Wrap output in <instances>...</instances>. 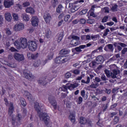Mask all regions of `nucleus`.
<instances>
[{
	"label": "nucleus",
	"mask_w": 127,
	"mask_h": 127,
	"mask_svg": "<svg viewBox=\"0 0 127 127\" xmlns=\"http://www.w3.org/2000/svg\"><path fill=\"white\" fill-rule=\"evenodd\" d=\"M43 17L46 23H50V21H51V19H52L51 15H50V14L47 12L44 13Z\"/></svg>",
	"instance_id": "obj_8"
},
{
	"label": "nucleus",
	"mask_w": 127,
	"mask_h": 127,
	"mask_svg": "<svg viewBox=\"0 0 127 127\" xmlns=\"http://www.w3.org/2000/svg\"><path fill=\"white\" fill-rule=\"evenodd\" d=\"M38 83L42 86H45L48 84L47 80H46L45 78H41L40 80H38Z\"/></svg>",
	"instance_id": "obj_15"
},
{
	"label": "nucleus",
	"mask_w": 127,
	"mask_h": 127,
	"mask_svg": "<svg viewBox=\"0 0 127 127\" xmlns=\"http://www.w3.org/2000/svg\"><path fill=\"white\" fill-rule=\"evenodd\" d=\"M108 19H109V16H105L102 19V22L103 23L104 22H107V21H108Z\"/></svg>",
	"instance_id": "obj_51"
},
{
	"label": "nucleus",
	"mask_w": 127,
	"mask_h": 127,
	"mask_svg": "<svg viewBox=\"0 0 127 127\" xmlns=\"http://www.w3.org/2000/svg\"><path fill=\"white\" fill-rule=\"evenodd\" d=\"M34 109L37 112V114L40 118V120L43 121L47 127H52V122L50 121V117H49L48 114L41 112V108L38 102H35Z\"/></svg>",
	"instance_id": "obj_1"
},
{
	"label": "nucleus",
	"mask_w": 127,
	"mask_h": 127,
	"mask_svg": "<svg viewBox=\"0 0 127 127\" xmlns=\"http://www.w3.org/2000/svg\"><path fill=\"white\" fill-rule=\"evenodd\" d=\"M88 11V9H83L81 12H80V14H86L87 13V12Z\"/></svg>",
	"instance_id": "obj_59"
},
{
	"label": "nucleus",
	"mask_w": 127,
	"mask_h": 127,
	"mask_svg": "<svg viewBox=\"0 0 127 127\" xmlns=\"http://www.w3.org/2000/svg\"><path fill=\"white\" fill-rule=\"evenodd\" d=\"M14 2H13V0H5L4 1V6L6 8H9L10 7L11 5H13Z\"/></svg>",
	"instance_id": "obj_14"
},
{
	"label": "nucleus",
	"mask_w": 127,
	"mask_h": 127,
	"mask_svg": "<svg viewBox=\"0 0 127 127\" xmlns=\"http://www.w3.org/2000/svg\"><path fill=\"white\" fill-rule=\"evenodd\" d=\"M76 116L75 114L73 113H70L69 116V120H70V122L72 123V124H74L75 122H76Z\"/></svg>",
	"instance_id": "obj_16"
},
{
	"label": "nucleus",
	"mask_w": 127,
	"mask_h": 127,
	"mask_svg": "<svg viewBox=\"0 0 127 127\" xmlns=\"http://www.w3.org/2000/svg\"><path fill=\"white\" fill-rule=\"evenodd\" d=\"M82 102H83V98H82V97L80 96L78 98V104L79 105H80V104H82Z\"/></svg>",
	"instance_id": "obj_60"
},
{
	"label": "nucleus",
	"mask_w": 127,
	"mask_h": 127,
	"mask_svg": "<svg viewBox=\"0 0 127 127\" xmlns=\"http://www.w3.org/2000/svg\"><path fill=\"white\" fill-rule=\"evenodd\" d=\"M126 52H127V48H125L122 51V53L123 55L126 54Z\"/></svg>",
	"instance_id": "obj_64"
},
{
	"label": "nucleus",
	"mask_w": 127,
	"mask_h": 127,
	"mask_svg": "<svg viewBox=\"0 0 127 127\" xmlns=\"http://www.w3.org/2000/svg\"><path fill=\"white\" fill-rule=\"evenodd\" d=\"M101 79L102 81H103L104 82H107L108 81V78H107V76H106V75H105V74H103L101 75Z\"/></svg>",
	"instance_id": "obj_41"
},
{
	"label": "nucleus",
	"mask_w": 127,
	"mask_h": 127,
	"mask_svg": "<svg viewBox=\"0 0 127 127\" xmlns=\"http://www.w3.org/2000/svg\"><path fill=\"white\" fill-rule=\"evenodd\" d=\"M4 16L7 21H10V20H11V19L12 18V17H11V14L8 12H6L5 13Z\"/></svg>",
	"instance_id": "obj_19"
},
{
	"label": "nucleus",
	"mask_w": 127,
	"mask_h": 127,
	"mask_svg": "<svg viewBox=\"0 0 127 127\" xmlns=\"http://www.w3.org/2000/svg\"><path fill=\"white\" fill-rule=\"evenodd\" d=\"M99 65L98 62L96 61H93L90 63H89V66L91 68H96Z\"/></svg>",
	"instance_id": "obj_20"
},
{
	"label": "nucleus",
	"mask_w": 127,
	"mask_h": 127,
	"mask_svg": "<svg viewBox=\"0 0 127 127\" xmlns=\"http://www.w3.org/2000/svg\"><path fill=\"white\" fill-rule=\"evenodd\" d=\"M71 17V16L70 15L67 14V15H64V21H68L69 20V19Z\"/></svg>",
	"instance_id": "obj_49"
},
{
	"label": "nucleus",
	"mask_w": 127,
	"mask_h": 127,
	"mask_svg": "<svg viewBox=\"0 0 127 127\" xmlns=\"http://www.w3.org/2000/svg\"><path fill=\"white\" fill-rule=\"evenodd\" d=\"M41 64V62H40V61H37L33 64V66L34 67L37 68V67H39V66H40Z\"/></svg>",
	"instance_id": "obj_36"
},
{
	"label": "nucleus",
	"mask_w": 127,
	"mask_h": 127,
	"mask_svg": "<svg viewBox=\"0 0 127 127\" xmlns=\"http://www.w3.org/2000/svg\"><path fill=\"white\" fill-rule=\"evenodd\" d=\"M118 4H115L111 8V10L113 12L118 11Z\"/></svg>",
	"instance_id": "obj_38"
},
{
	"label": "nucleus",
	"mask_w": 127,
	"mask_h": 127,
	"mask_svg": "<svg viewBox=\"0 0 127 127\" xmlns=\"http://www.w3.org/2000/svg\"><path fill=\"white\" fill-rule=\"evenodd\" d=\"M31 22L33 26H37L38 25V22H39V20L37 16H34L32 17Z\"/></svg>",
	"instance_id": "obj_9"
},
{
	"label": "nucleus",
	"mask_w": 127,
	"mask_h": 127,
	"mask_svg": "<svg viewBox=\"0 0 127 127\" xmlns=\"http://www.w3.org/2000/svg\"><path fill=\"white\" fill-rule=\"evenodd\" d=\"M68 53L69 52L68 51V50L66 49H63L60 51L59 55L60 56H64L63 55H66V54Z\"/></svg>",
	"instance_id": "obj_27"
},
{
	"label": "nucleus",
	"mask_w": 127,
	"mask_h": 127,
	"mask_svg": "<svg viewBox=\"0 0 127 127\" xmlns=\"http://www.w3.org/2000/svg\"><path fill=\"white\" fill-rule=\"evenodd\" d=\"M21 17L25 20V21H28L29 20V16L26 13L22 14Z\"/></svg>",
	"instance_id": "obj_28"
},
{
	"label": "nucleus",
	"mask_w": 127,
	"mask_h": 127,
	"mask_svg": "<svg viewBox=\"0 0 127 127\" xmlns=\"http://www.w3.org/2000/svg\"><path fill=\"white\" fill-rule=\"evenodd\" d=\"M78 87V84L75 83L73 84H70L68 87V89L71 90V88H72L73 89H74V88H77Z\"/></svg>",
	"instance_id": "obj_42"
},
{
	"label": "nucleus",
	"mask_w": 127,
	"mask_h": 127,
	"mask_svg": "<svg viewBox=\"0 0 127 127\" xmlns=\"http://www.w3.org/2000/svg\"><path fill=\"white\" fill-rule=\"evenodd\" d=\"M75 51H76V52H82V50H81V49H80L79 47H77L74 49H73L72 50V52H74V51H75Z\"/></svg>",
	"instance_id": "obj_47"
},
{
	"label": "nucleus",
	"mask_w": 127,
	"mask_h": 127,
	"mask_svg": "<svg viewBox=\"0 0 127 127\" xmlns=\"http://www.w3.org/2000/svg\"><path fill=\"white\" fill-rule=\"evenodd\" d=\"M99 86H100V84H99V83L94 81V82H92L89 87L93 89H97Z\"/></svg>",
	"instance_id": "obj_24"
},
{
	"label": "nucleus",
	"mask_w": 127,
	"mask_h": 127,
	"mask_svg": "<svg viewBox=\"0 0 127 127\" xmlns=\"http://www.w3.org/2000/svg\"><path fill=\"white\" fill-rule=\"evenodd\" d=\"M7 65L10 67V68H15V67H16V64L15 63L8 64Z\"/></svg>",
	"instance_id": "obj_52"
},
{
	"label": "nucleus",
	"mask_w": 127,
	"mask_h": 127,
	"mask_svg": "<svg viewBox=\"0 0 127 127\" xmlns=\"http://www.w3.org/2000/svg\"><path fill=\"white\" fill-rule=\"evenodd\" d=\"M45 79L47 80L48 83H49V82H51V81H52L53 76H52V75H49L47 76Z\"/></svg>",
	"instance_id": "obj_34"
},
{
	"label": "nucleus",
	"mask_w": 127,
	"mask_h": 127,
	"mask_svg": "<svg viewBox=\"0 0 127 127\" xmlns=\"http://www.w3.org/2000/svg\"><path fill=\"white\" fill-rule=\"evenodd\" d=\"M79 123L81 125H85V124H87V119L84 117H80Z\"/></svg>",
	"instance_id": "obj_29"
},
{
	"label": "nucleus",
	"mask_w": 127,
	"mask_h": 127,
	"mask_svg": "<svg viewBox=\"0 0 127 127\" xmlns=\"http://www.w3.org/2000/svg\"><path fill=\"white\" fill-rule=\"evenodd\" d=\"M96 52H103V47L100 46L97 49L95 50L92 52V53H96Z\"/></svg>",
	"instance_id": "obj_35"
},
{
	"label": "nucleus",
	"mask_w": 127,
	"mask_h": 127,
	"mask_svg": "<svg viewBox=\"0 0 127 127\" xmlns=\"http://www.w3.org/2000/svg\"><path fill=\"white\" fill-rule=\"evenodd\" d=\"M73 73L75 75H79V74H80V70L75 69L73 70Z\"/></svg>",
	"instance_id": "obj_58"
},
{
	"label": "nucleus",
	"mask_w": 127,
	"mask_h": 127,
	"mask_svg": "<svg viewBox=\"0 0 127 127\" xmlns=\"http://www.w3.org/2000/svg\"><path fill=\"white\" fill-rule=\"evenodd\" d=\"M59 3L58 0H53L52 2V5L53 7H56Z\"/></svg>",
	"instance_id": "obj_37"
},
{
	"label": "nucleus",
	"mask_w": 127,
	"mask_h": 127,
	"mask_svg": "<svg viewBox=\"0 0 127 127\" xmlns=\"http://www.w3.org/2000/svg\"><path fill=\"white\" fill-rule=\"evenodd\" d=\"M25 10L26 12H27L28 13H30L31 14H33V13L35 12V11H34V9L31 7H27Z\"/></svg>",
	"instance_id": "obj_25"
},
{
	"label": "nucleus",
	"mask_w": 127,
	"mask_h": 127,
	"mask_svg": "<svg viewBox=\"0 0 127 127\" xmlns=\"http://www.w3.org/2000/svg\"><path fill=\"white\" fill-rule=\"evenodd\" d=\"M13 111H14L13 104L10 102L9 104V108L8 109V115H9V116H11V115H12V113H13Z\"/></svg>",
	"instance_id": "obj_21"
},
{
	"label": "nucleus",
	"mask_w": 127,
	"mask_h": 127,
	"mask_svg": "<svg viewBox=\"0 0 127 127\" xmlns=\"http://www.w3.org/2000/svg\"><path fill=\"white\" fill-rule=\"evenodd\" d=\"M21 119H22V117L21 116V115H20V114H18L16 117V120L17 121H20L21 120Z\"/></svg>",
	"instance_id": "obj_53"
},
{
	"label": "nucleus",
	"mask_w": 127,
	"mask_h": 127,
	"mask_svg": "<svg viewBox=\"0 0 127 127\" xmlns=\"http://www.w3.org/2000/svg\"><path fill=\"white\" fill-rule=\"evenodd\" d=\"M24 94L29 101H32V100H33V97L32 96V95L29 93V92L25 91Z\"/></svg>",
	"instance_id": "obj_18"
},
{
	"label": "nucleus",
	"mask_w": 127,
	"mask_h": 127,
	"mask_svg": "<svg viewBox=\"0 0 127 127\" xmlns=\"http://www.w3.org/2000/svg\"><path fill=\"white\" fill-rule=\"evenodd\" d=\"M24 29V24L20 23L19 24H16L14 26V30L15 31H20V30H23Z\"/></svg>",
	"instance_id": "obj_10"
},
{
	"label": "nucleus",
	"mask_w": 127,
	"mask_h": 127,
	"mask_svg": "<svg viewBox=\"0 0 127 127\" xmlns=\"http://www.w3.org/2000/svg\"><path fill=\"white\" fill-rule=\"evenodd\" d=\"M113 45H114L115 47H117L118 50L119 51H121L122 50V47L119 45V43H115Z\"/></svg>",
	"instance_id": "obj_40"
},
{
	"label": "nucleus",
	"mask_w": 127,
	"mask_h": 127,
	"mask_svg": "<svg viewBox=\"0 0 127 127\" xmlns=\"http://www.w3.org/2000/svg\"><path fill=\"white\" fill-rule=\"evenodd\" d=\"M45 36L47 38H50V36H51V31L50 29H48L46 30Z\"/></svg>",
	"instance_id": "obj_33"
},
{
	"label": "nucleus",
	"mask_w": 127,
	"mask_h": 127,
	"mask_svg": "<svg viewBox=\"0 0 127 127\" xmlns=\"http://www.w3.org/2000/svg\"><path fill=\"white\" fill-rule=\"evenodd\" d=\"M93 80L95 81V83H100V82H101V78L99 77H96Z\"/></svg>",
	"instance_id": "obj_55"
},
{
	"label": "nucleus",
	"mask_w": 127,
	"mask_h": 127,
	"mask_svg": "<svg viewBox=\"0 0 127 127\" xmlns=\"http://www.w3.org/2000/svg\"><path fill=\"white\" fill-rule=\"evenodd\" d=\"M24 75L26 79L31 80V79H34V75H32V73L29 71H24Z\"/></svg>",
	"instance_id": "obj_11"
},
{
	"label": "nucleus",
	"mask_w": 127,
	"mask_h": 127,
	"mask_svg": "<svg viewBox=\"0 0 127 127\" xmlns=\"http://www.w3.org/2000/svg\"><path fill=\"white\" fill-rule=\"evenodd\" d=\"M12 16L14 20L17 21L18 20V14L13 13H12Z\"/></svg>",
	"instance_id": "obj_39"
},
{
	"label": "nucleus",
	"mask_w": 127,
	"mask_h": 127,
	"mask_svg": "<svg viewBox=\"0 0 127 127\" xmlns=\"http://www.w3.org/2000/svg\"><path fill=\"white\" fill-rule=\"evenodd\" d=\"M49 102L52 105L54 108L55 110H56V108H57V102H56V100H55V98L54 97L50 96L49 97Z\"/></svg>",
	"instance_id": "obj_7"
},
{
	"label": "nucleus",
	"mask_w": 127,
	"mask_h": 127,
	"mask_svg": "<svg viewBox=\"0 0 127 127\" xmlns=\"http://www.w3.org/2000/svg\"><path fill=\"white\" fill-rule=\"evenodd\" d=\"M71 73L68 72L66 73H65V77L66 78H70V77H71Z\"/></svg>",
	"instance_id": "obj_61"
},
{
	"label": "nucleus",
	"mask_w": 127,
	"mask_h": 127,
	"mask_svg": "<svg viewBox=\"0 0 127 127\" xmlns=\"http://www.w3.org/2000/svg\"><path fill=\"white\" fill-rule=\"evenodd\" d=\"M96 61L97 62L98 64H101L104 62V57L102 56H98L96 58Z\"/></svg>",
	"instance_id": "obj_23"
},
{
	"label": "nucleus",
	"mask_w": 127,
	"mask_h": 127,
	"mask_svg": "<svg viewBox=\"0 0 127 127\" xmlns=\"http://www.w3.org/2000/svg\"><path fill=\"white\" fill-rule=\"evenodd\" d=\"M68 8H70L71 12H75L76 10H78V6L75 5L74 3H69Z\"/></svg>",
	"instance_id": "obj_12"
},
{
	"label": "nucleus",
	"mask_w": 127,
	"mask_h": 127,
	"mask_svg": "<svg viewBox=\"0 0 127 127\" xmlns=\"http://www.w3.org/2000/svg\"><path fill=\"white\" fill-rule=\"evenodd\" d=\"M28 55H30V56H31L32 59L35 60L36 59V58H37V57H38L39 54H38V53L34 54H31L30 53H29V54H28Z\"/></svg>",
	"instance_id": "obj_31"
},
{
	"label": "nucleus",
	"mask_w": 127,
	"mask_h": 127,
	"mask_svg": "<svg viewBox=\"0 0 127 127\" xmlns=\"http://www.w3.org/2000/svg\"><path fill=\"white\" fill-rule=\"evenodd\" d=\"M108 48L110 51H111V52H113L114 51V46L112 44H110L107 45L104 48V50L105 51H108Z\"/></svg>",
	"instance_id": "obj_22"
},
{
	"label": "nucleus",
	"mask_w": 127,
	"mask_h": 127,
	"mask_svg": "<svg viewBox=\"0 0 127 127\" xmlns=\"http://www.w3.org/2000/svg\"><path fill=\"white\" fill-rule=\"evenodd\" d=\"M14 59L18 62H21L24 60V56L23 54L15 53L13 56Z\"/></svg>",
	"instance_id": "obj_6"
},
{
	"label": "nucleus",
	"mask_w": 127,
	"mask_h": 127,
	"mask_svg": "<svg viewBox=\"0 0 127 127\" xmlns=\"http://www.w3.org/2000/svg\"><path fill=\"white\" fill-rule=\"evenodd\" d=\"M80 38L81 40H83V41H88L91 40V36H90V35H84L81 36Z\"/></svg>",
	"instance_id": "obj_17"
},
{
	"label": "nucleus",
	"mask_w": 127,
	"mask_h": 127,
	"mask_svg": "<svg viewBox=\"0 0 127 127\" xmlns=\"http://www.w3.org/2000/svg\"><path fill=\"white\" fill-rule=\"evenodd\" d=\"M104 72L106 75V76L109 78V77H111V73H110V71L108 69H105L104 70Z\"/></svg>",
	"instance_id": "obj_48"
},
{
	"label": "nucleus",
	"mask_w": 127,
	"mask_h": 127,
	"mask_svg": "<svg viewBox=\"0 0 127 127\" xmlns=\"http://www.w3.org/2000/svg\"><path fill=\"white\" fill-rule=\"evenodd\" d=\"M120 74V70L119 69H114L112 70V72H111V76L112 79L117 78V75Z\"/></svg>",
	"instance_id": "obj_13"
},
{
	"label": "nucleus",
	"mask_w": 127,
	"mask_h": 127,
	"mask_svg": "<svg viewBox=\"0 0 127 127\" xmlns=\"http://www.w3.org/2000/svg\"><path fill=\"white\" fill-rule=\"evenodd\" d=\"M102 9L104 11V12H105L106 13H109V12H110V11L109 10V7H105Z\"/></svg>",
	"instance_id": "obj_50"
},
{
	"label": "nucleus",
	"mask_w": 127,
	"mask_h": 127,
	"mask_svg": "<svg viewBox=\"0 0 127 127\" xmlns=\"http://www.w3.org/2000/svg\"><path fill=\"white\" fill-rule=\"evenodd\" d=\"M94 22H95V19H94L87 20V23H89V24H93Z\"/></svg>",
	"instance_id": "obj_54"
},
{
	"label": "nucleus",
	"mask_w": 127,
	"mask_h": 127,
	"mask_svg": "<svg viewBox=\"0 0 127 127\" xmlns=\"http://www.w3.org/2000/svg\"><path fill=\"white\" fill-rule=\"evenodd\" d=\"M81 83H84V84H89L90 83V77L88 76L87 77V81H85V80L82 79L81 80Z\"/></svg>",
	"instance_id": "obj_46"
},
{
	"label": "nucleus",
	"mask_w": 127,
	"mask_h": 127,
	"mask_svg": "<svg viewBox=\"0 0 127 127\" xmlns=\"http://www.w3.org/2000/svg\"><path fill=\"white\" fill-rule=\"evenodd\" d=\"M80 22L81 24H85L86 23V19H80Z\"/></svg>",
	"instance_id": "obj_63"
},
{
	"label": "nucleus",
	"mask_w": 127,
	"mask_h": 127,
	"mask_svg": "<svg viewBox=\"0 0 127 127\" xmlns=\"http://www.w3.org/2000/svg\"><path fill=\"white\" fill-rule=\"evenodd\" d=\"M14 44L17 49H20V48L24 49L27 47V40L25 38H21L19 42L15 41Z\"/></svg>",
	"instance_id": "obj_2"
},
{
	"label": "nucleus",
	"mask_w": 127,
	"mask_h": 127,
	"mask_svg": "<svg viewBox=\"0 0 127 127\" xmlns=\"http://www.w3.org/2000/svg\"><path fill=\"white\" fill-rule=\"evenodd\" d=\"M63 8H64V7H63L62 5H59L58 7L57 8V12H58V13H60L62 12V10H63Z\"/></svg>",
	"instance_id": "obj_32"
},
{
	"label": "nucleus",
	"mask_w": 127,
	"mask_h": 127,
	"mask_svg": "<svg viewBox=\"0 0 127 127\" xmlns=\"http://www.w3.org/2000/svg\"><path fill=\"white\" fill-rule=\"evenodd\" d=\"M28 49L31 51H35L37 49V44H36V40L35 41L30 40L27 43Z\"/></svg>",
	"instance_id": "obj_5"
},
{
	"label": "nucleus",
	"mask_w": 127,
	"mask_h": 127,
	"mask_svg": "<svg viewBox=\"0 0 127 127\" xmlns=\"http://www.w3.org/2000/svg\"><path fill=\"white\" fill-rule=\"evenodd\" d=\"M63 36H64V35L63 34V33H61L59 35L58 39V42H61V40H62V39H63Z\"/></svg>",
	"instance_id": "obj_45"
},
{
	"label": "nucleus",
	"mask_w": 127,
	"mask_h": 127,
	"mask_svg": "<svg viewBox=\"0 0 127 127\" xmlns=\"http://www.w3.org/2000/svg\"><path fill=\"white\" fill-rule=\"evenodd\" d=\"M5 32L6 35H11V31H10V29L8 28H6L5 29Z\"/></svg>",
	"instance_id": "obj_44"
},
{
	"label": "nucleus",
	"mask_w": 127,
	"mask_h": 127,
	"mask_svg": "<svg viewBox=\"0 0 127 127\" xmlns=\"http://www.w3.org/2000/svg\"><path fill=\"white\" fill-rule=\"evenodd\" d=\"M20 100L21 105H22L23 107H25V106H26V102L25 101V99L24 98H20Z\"/></svg>",
	"instance_id": "obj_43"
},
{
	"label": "nucleus",
	"mask_w": 127,
	"mask_h": 127,
	"mask_svg": "<svg viewBox=\"0 0 127 127\" xmlns=\"http://www.w3.org/2000/svg\"><path fill=\"white\" fill-rule=\"evenodd\" d=\"M68 39H72L70 41V44L72 46H78L81 44V41H80V37L76 36L74 34H71L68 37Z\"/></svg>",
	"instance_id": "obj_3"
},
{
	"label": "nucleus",
	"mask_w": 127,
	"mask_h": 127,
	"mask_svg": "<svg viewBox=\"0 0 127 127\" xmlns=\"http://www.w3.org/2000/svg\"><path fill=\"white\" fill-rule=\"evenodd\" d=\"M64 16L65 14L64 13L60 14L58 17L59 19H62V18H63V17H64Z\"/></svg>",
	"instance_id": "obj_62"
},
{
	"label": "nucleus",
	"mask_w": 127,
	"mask_h": 127,
	"mask_svg": "<svg viewBox=\"0 0 127 127\" xmlns=\"http://www.w3.org/2000/svg\"><path fill=\"white\" fill-rule=\"evenodd\" d=\"M119 122H120V117L115 116L114 119L111 123V125H117Z\"/></svg>",
	"instance_id": "obj_26"
},
{
	"label": "nucleus",
	"mask_w": 127,
	"mask_h": 127,
	"mask_svg": "<svg viewBox=\"0 0 127 127\" xmlns=\"http://www.w3.org/2000/svg\"><path fill=\"white\" fill-rule=\"evenodd\" d=\"M80 95L82 97V98H85V96L86 95V92H85V90H83L81 91Z\"/></svg>",
	"instance_id": "obj_57"
},
{
	"label": "nucleus",
	"mask_w": 127,
	"mask_h": 127,
	"mask_svg": "<svg viewBox=\"0 0 127 127\" xmlns=\"http://www.w3.org/2000/svg\"><path fill=\"white\" fill-rule=\"evenodd\" d=\"M68 87L69 86H68V84H66L65 85H64L62 87L60 88V90H61L64 92H67V90L69 89Z\"/></svg>",
	"instance_id": "obj_30"
},
{
	"label": "nucleus",
	"mask_w": 127,
	"mask_h": 127,
	"mask_svg": "<svg viewBox=\"0 0 127 127\" xmlns=\"http://www.w3.org/2000/svg\"><path fill=\"white\" fill-rule=\"evenodd\" d=\"M29 5H30V3H29V2L27 1L23 3V7H26V6H29Z\"/></svg>",
	"instance_id": "obj_56"
},
{
	"label": "nucleus",
	"mask_w": 127,
	"mask_h": 127,
	"mask_svg": "<svg viewBox=\"0 0 127 127\" xmlns=\"http://www.w3.org/2000/svg\"><path fill=\"white\" fill-rule=\"evenodd\" d=\"M70 59L68 57L59 56L55 59V63L56 64H61V63H65V62H67Z\"/></svg>",
	"instance_id": "obj_4"
}]
</instances>
